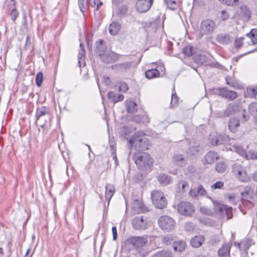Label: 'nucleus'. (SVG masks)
Wrapping results in <instances>:
<instances>
[{"mask_svg": "<svg viewBox=\"0 0 257 257\" xmlns=\"http://www.w3.org/2000/svg\"><path fill=\"white\" fill-rule=\"evenodd\" d=\"M130 147L134 148L138 152L148 150L150 147L149 140L142 132H138L132 136L128 140Z\"/></svg>", "mask_w": 257, "mask_h": 257, "instance_id": "1", "label": "nucleus"}, {"mask_svg": "<svg viewBox=\"0 0 257 257\" xmlns=\"http://www.w3.org/2000/svg\"><path fill=\"white\" fill-rule=\"evenodd\" d=\"M133 160L139 169L145 171H150L154 163L150 155L141 152L134 153L133 155Z\"/></svg>", "mask_w": 257, "mask_h": 257, "instance_id": "2", "label": "nucleus"}, {"mask_svg": "<svg viewBox=\"0 0 257 257\" xmlns=\"http://www.w3.org/2000/svg\"><path fill=\"white\" fill-rule=\"evenodd\" d=\"M207 198L210 199L214 205V213H218L222 217L226 216L227 219L231 218L232 216V208L227 205H223L214 200L211 197L207 196Z\"/></svg>", "mask_w": 257, "mask_h": 257, "instance_id": "3", "label": "nucleus"}, {"mask_svg": "<svg viewBox=\"0 0 257 257\" xmlns=\"http://www.w3.org/2000/svg\"><path fill=\"white\" fill-rule=\"evenodd\" d=\"M151 198L154 206L158 209H163L167 205V199L164 193L160 191L155 190L151 193Z\"/></svg>", "mask_w": 257, "mask_h": 257, "instance_id": "4", "label": "nucleus"}, {"mask_svg": "<svg viewBox=\"0 0 257 257\" xmlns=\"http://www.w3.org/2000/svg\"><path fill=\"white\" fill-rule=\"evenodd\" d=\"M216 27L215 22L210 19L202 21L200 23V34L201 36L212 34Z\"/></svg>", "mask_w": 257, "mask_h": 257, "instance_id": "5", "label": "nucleus"}, {"mask_svg": "<svg viewBox=\"0 0 257 257\" xmlns=\"http://www.w3.org/2000/svg\"><path fill=\"white\" fill-rule=\"evenodd\" d=\"M159 227L164 231L169 232L175 227V221L171 217L167 215L161 216L158 220Z\"/></svg>", "mask_w": 257, "mask_h": 257, "instance_id": "6", "label": "nucleus"}, {"mask_svg": "<svg viewBox=\"0 0 257 257\" xmlns=\"http://www.w3.org/2000/svg\"><path fill=\"white\" fill-rule=\"evenodd\" d=\"M147 242V239L142 236H132L127 239L126 243L130 247L140 250Z\"/></svg>", "mask_w": 257, "mask_h": 257, "instance_id": "7", "label": "nucleus"}, {"mask_svg": "<svg viewBox=\"0 0 257 257\" xmlns=\"http://www.w3.org/2000/svg\"><path fill=\"white\" fill-rule=\"evenodd\" d=\"M177 209L180 214L185 216H190L195 212V208L193 205L186 201L181 202L178 205Z\"/></svg>", "mask_w": 257, "mask_h": 257, "instance_id": "8", "label": "nucleus"}, {"mask_svg": "<svg viewBox=\"0 0 257 257\" xmlns=\"http://www.w3.org/2000/svg\"><path fill=\"white\" fill-rule=\"evenodd\" d=\"M49 118V110L45 106H42L38 108L36 113V118L37 121H40L42 124H40L41 127H43L47 122L46 118Z\"/></svg>", "mask_w": 257, "mask_h": 257, "instance_id": "9", "label": "nucleus"}, {"mask_svg": "<svg viewBox=\"0 0 257 257\" xmlns=\"http://www.w3.org/2000/svg\"><path fill=\"white\" fill-rule=\"evenodd\" d=\"M148 218L143 216L135 217L132 221L133 227L136 229H145L148 227Z\"/></svg>", "mask_w": 257, "mask_h": 257, "instance_id": "10", "label": "nucleus"}, {"mask_svg": "<svg viewBox=\"0 0 257 257\" xmlns=\"http://www.w3.org/2000/svg\"><path fill=\"white\" fill-rule=\"evenodd\" d=\"M154 0H137L136 9L140 13H145L149 11L153 5Z\"/></svg>", "mask_w": 257, "mask_h": 257, "instance_id": "11", "label": "nucleus"}, {"mask_svg": "<svg viewBox=\"0 0 257 257\" xmlns=\"http://www.w3.org/2000/svg\"><path fill=\"white\" fill-rule=\"evenodd\" d=\"M119 55L113 52H110L106 54L105 53L100 57L101 60L106 64L114 63L119 59Z\"/></svg>", "mask_w": 257, "mask_h": 257, "instance_id": "12", "label": "nucleus"}, {"mask_svg": "<svg viewBox=\"0 0 257 257\" xmlns=\"http://www.w3.org/2000/svg\"><path fill=\"white\" fill-rule=\"evenodd\" d=\"M218 95L229 100H233L237 97V93L234 91L228 90L226 87L218 89Z\"/></svg>", "mask_w": 257, "mask_h": 257, "instance_id": "13", "label": "nucleus"}, {"mask_svg": "<svg viewBox=\"0 0 257 257\" xmlns=\"http://www.w3.org/2000/svg\"><path fill=\"white\" fill-rule=\"evenodd\" d=\"M189 195L193 198H196L200 196H206L207 192L201 185H198L195 189H191L189 192Z\"/></svg>", "mask_w": 257, "mask_h": 257, "instance_id": "14", "label": "nucleus"}, {"mask_svg": "<svg viewBox=\"0 0 257 257\" xmlns=\"http://www.w3.org/2000/svg\"><path fill=\"white\" fill-rule=\"evenodd\" d=\"M132 209L133 211L136 214L144 213L149 210L143 202L139 200H136L133 202Z\"/></svg>", "mask_w": 257, "mask_h": 257, "instance_id": "15", "label": "nucleus"}, {"mask_svg": "<svg viewBox=\"0 0 257 257\" xmlns=\"http://www.w3.org/2000/svg\"><path fill=\"white\" fill-rule=\"evenodd\" d=\"M232 246L230 242L223 243L218 250L219 257H230V251Z\"/></svg>", "mask_w": 257, "mask_h": 257, "instance_id": "16", "label": "nucleus"}, {"mask_svg": "<svg viewBox=\"0 0 257 257\" xmlns=\"http://www.w3.org/2000/svg\"><path fill=\"white\" fill-rule=\"evenodd\" d=\"M95 52L99 57H100L105 52L107 49V46L105 42L102 39L99 40V41L95 43Z\"/></svg>", "mask_w": 257, "mask_h": 257, "instance_id": "17", "label": "nucleus"}, {"mask_svg": "<svg viewBox=\"0 0 257 257\" xmlns=\"http://www.w3.org/2000/svg\"><path fill=\"white\" fill-rule=\"evenodd\" d=\"M216 41L222 44L227 45L232 41V38L228 33H220L216 36Z\"/></svg>", "mask_w": 257, "mask_h": 257, "instance_id": "18", "label": "nucleus"}, {"mask_svg": "<svg viewBox=\"0 0 257 257\" xmlns=\"http://www.w3.org/2000/svg\"><path fill=\"white\" fill-rule=\"evenodd\" d=\"M132 61L116 64L111 66V68L118 71H125L129 70L133 66Z\"/></svg>", "mask_w": 257, "mask_h": 257, "instance_id": "19", "label": "nucleus"}, {"mask_svg": "<svg viewBox=\"0 0 257 257\" xmlns=\"http://www.w3.org/2000/svg\"><path fill=\"white\" fill-rule=\"evenodd\" d=\"M159 183L163 186H167L172 183V180L171 176L165 173H161L157 177Z\"/></svg>", "mask_w": 257, "mask_h": 257, "instance_id": "20", "label": "nucleus"}, {"mask_svg": "<svg viewBox=\"0 0 257 257\" xmlns=\"http://www.w3.org/2000/svg\"><path fill=\"white\" fill-rule=\"evenodd\" d=\"M205 240L204 236L199 235H196L190 240V244L193 247L197 248L201 246Z\"/></svg>", "mask_w": 257, "mask_h": 257, "instance_id": "21", "label": "nucleus"}, {"mask_svg": "<svg viewBox=\"0 0 257 257\" xmlns=\"http://www.w3.org/2000/svg\"><path fill=\"white\" fill-rule=\"evenodd\" d=\"M107 96L109 99L114 103L121 101L124 99V96L122 94H117L113 91L109 92Z\"/></svg>", "mask_w": 257, "mask_h": 257, "instance_id": "22", "label": "nucleus"}, {"mask_svg": "<svg viewBox=\"0 0 257 257\" xmlns=\"http://www.w3.org/2000/svg\"><path fill=\"white\" fill-rule=\"evenodd\" d=\"M126 109L128 113H134L137 111V104L132 100H127L125 101Z\"/></svg>", "mask_w": 257, "mask_h": 257, "instance_id": "23", "label": "nucleus"}, {"mask_svg": "<svg viewBox=\"0 0 257 257\" xmlns=\"http://www.w3.org/2000/svg\"><path fill=\"white\" fill-rule=\"evenodd\" d=\"M240 125V121L238 119L233 117L230 119L228 123L229 130L233 133L237 131V128Z\"/></svg>", "mask_w": 257, "mask_h": 257, "instance_id": "24", "label": "nucleus"}, {"mask_svg": "<svg viewBox=\"0 0 257 257\" xmlns=\"http://www.w3.org/2000/svg\"><path fill=\"white\" fill-rule=\"evenodd\" d=\"M115 191L114 186L110 184H107L105 186V200L109 203L110 199L113 195Z\"/></svg>", "mask_w": 257, "mask_h": 257, "instance_id": "25", "label": "nucleus"}, {"mask_svg": "<svg viewBox=\"0 0 257 257\" xmlns=\"http://www.w3.org/2000/svg\"><path fill=\"white\" fill-rule=\"evenodd\" d=\"M217 159V154L213 151L208 152L205 157V161L208 164H212L215 160Z\"/></svg>", "mask_w": 257, "mask_h": 257, "instance_id": "26", "label": "nucleus"}, {"mask_svg": "<svg viewBox=\"0 0 257 257\" xmlns=\"http://www.w3.org/2000/svg\"><path fill=\"white\" fill-rule=\"evenodd\" d=\"M234 113V105L232 103H229L223 113H221L219 117H227Z\"/></svg>", "mask_w": 257, "mask_h": 257, "instance_id": "27", "label": "nucleus"}, {"mask_svg": "<svg viewBox=\"0 0 257 257\" xmlns=\"http://www.w3.org/2000/svg\"><path fill=\"white\" fill-rule=\"evenodd\" d=\"M146 76L148 79L156 78L160 75V72L157 69H151L146 71Z\"/></svg>", "mask_w": 257, "mask_h": 257, "instance_id": "28", "label": "nucleus"}, {"mask_svg": "<svg viewBox=\"0 0 257 257\" xmlns=\"http://www.w3.org/2000/svg\"><path fill=\"white\" fill-rule=\"evenodd\" d=\"M225 139H226L225 137L221 135L216 136L211 140V143L214 146L220 145L224 143L226 141Z\"/></svg>", "mask_w": 257, "mask_h": 257, "instance_id": "29", "label": "nucleus"}, {"mask_svg": "<svg viewBox=\"0 0 257 257\" xmlns=\"http://www.w3.org/2000/svg\"><path fill=\"white\" fill-rule=\"evenodd\" d=\"M120 26L116 22H112L109 26V31L111 35H116L120 30Z\"/></svg>", "mask_w": 257, "mask_h": 257, "instance_id": "30", "label": "nucleus"}, {"mask_svg": "<svg viewBox=\"0 0 257 257\" xmlns=\"http://www.w3.org/2000/svg\"><path fill=\"white\" fill-rule=\"evenodd\" d=\"M252 244V240L249 238H245L241 241L240 244H238V246L240 249H242L243 250H247L251 246Z\"/></svg>", "mask_w": 257, "mask_h": 257, "instance_id": "31", "label": "nucleus"}, {"mask_svg": "<svg viewBox=\"0 0 257 257\" xmlns=\"http://www.w3.org/2000/svg\"><path fill=\"white\" fill-rule=\"evenodd\" d=\"M232 150L237 153L241 157L248 158V155L246 153V152L242 147L238 145H234L232 146Z\"/></svg>", "mask_w": 257, "mask_h": 257, "instance_id": "32", "label": "nucleus"}, {"mask_svg": "<svg viewBox=\"0 0 257 257\" xmlns=\"http://www.w3.org/2000/svg\"><path fill=\"white\" fill-rule=\"evenodd\" d=\"M173 248L176 251L181 252L185 248L186 243L183 241L173 242Z\"/></svg>", "mask_w": 257, "mask_h": 257, "instance_id": "33", "label": "nucleus"}, {"mask_svg": "<svg viewBox=\"0 0 257 257\" xmlns=\"http://www.w3.org/2000/svg\"><path fill=\"white\" fill-rule=\"evenodd\" d=\"M173 161L177 165L182 167L185 166L186 162L185 160L182 155H176L173 157Z\"/></svg>", "mask_w": 257, "mask_h": 257, "instance_id": "34", "label": "nucleus"}, {"mask_svg": "<svg viewBox=\"0 0 257 257\" xmlns=\"http://www.w3.org/2000/svg\"><path fill=\"white\" fill-rule=\"evenodd\" d=\"M257 95V86L248 87L245 93V96H248L252 98L256 97Z\"/></svg>", "mask_w": 257, "mask_h": 257, "instance_id": "35", "label": "nucleus"}, {"mask_svg": "<svg viewBox=\"0 0 257 257\" xmlns=\"http://www.w3.org/2000/svg\"><path fill=\"white\" fill-rule=\"evenodd\" d=\"M151 257H173V255L170 251L163 250L158 251Z\"/></svg>", "mask_w": 257, "mask_h": 257, "instance_id": "36", "label": "nucleus"}, {"mask_svg": "<svg viewBox=\"0 0 257 257\" xmlns=\"http://www.w3.org/2000/svg\"><path fill=\"white\" fill-rule=\"evenodd\" d=\"M182 53L188 57H191L194 54L193 47L191 45H187L182 50Z\"/></svg>", "mask_w": 257, "mask_h": 257, "instance_id": "37", "label": "nucleus"}, {"mask_svg": "<svg viewBox=\"0 0 257 257\" xmlns=\"http://www.w3.org/2000/svg\"><path fill=\"white\" fill-rule=\"evenodd\" d=\"M246 35L250 38L253 45L257 44V29H252Z\"/></svg>", "mask_w": 257, "mask_h": 257, "instance_id": "38", "label": "nucleus"}, {"mask_svg": "<svg viewBox=\"0 0 257 257\" xmlns=\"http://www.w3.org/2000/svg\"><path fill=\"white\" fill-rule=\"evenodd\" d=\"M226 169V165L224 162H218V163L216 164L215 166L216 171L219 173H222L224 172Z\"/></svg>", "mask_w": 257, "mask_h": 257, "instance_id": "39", "label": "nucleus"}, {"mask_svg": "<svg viewBox=\"0 0 257 257\" xmlns=\"http://www.w3.org/2000/svg\"><path fill=\"white\" fill-rule=\"evenodd\" d=\"M248 111L251 114L257 116V102L250 104L248 106Z\"/></svg>", "mask_w": 257, "mask_h": 257, "instance_id": "40", "label": "nucleus"}, {"mask_svg": "<svg viewBox=\"0 0 257 257\" xmlns=\"http://www.w3.org/2000/svg\"><path fill=\"white\" fill-rule=\"evenodd\" d=\"M237 177L241 182H248L249 180V177L244 170L241 171V173L238 175Z\"/></svg>", "mask_w": 257, "mask_h": 257, "instance_id": "41", "label": "nucleus"}, {"mask_svg": "<svg viewBox=\"0 0 257 257\" xmlns=\"http://www.w3.org/2000/svg\"><path fill=\"white\" fill-rule=\"evenodd\" d=\"M243 170L241 165L238 163H235L232 165V171L233 173L237 176L241 173V171Z\"/></svg>", "mask_w": 257, "mask_h": 257, "instance_id": "42", "label": "nucleus"}, {"mask_svg": "<svg viewBox=\"0 0 257 257\" xmlns=\"http://www.w3.org/2000/svg\"><path fill=\"white\" fill-rule=\"evenodd\" d=\"M179 98L177 95L176 92L172 93L171 96L170 106L174 107L178 106L179 104Z\"/></svg>", "mask_w": 257, "mask_h": 257, "instance_id": "43", "label": "nucleus"}, {"mask_svg": "<svg viewBox=\"0 0 257 257\" xmlns=\"http://www.w3.org/2000/svg\"><path fill=\"white\" fill-rule=\"evenodd\" d=\"M200 212L203 214L207 215H212L214 214V210H212L206 206H201L200 207Z\"/></svg>", "mask_w": 257, "mask_h": 257, "instance_id": "44", "label": "nucleus"}, {"mask_svg": "<svg viewBox=\"0 0 257 257\" xmlns=\"http://www.w3.org/2000/svg\"><path fill=\"white\" fill-rule=\"evenodd\" d=\"M168 8L170 10H175L177 8V5L176 1L174 0H164Z\"/></svg>", "mask_w": 257, "mask_h": 257, "instance_id": "45", "label": "nucleus"}, {"mask_svg": "<svg viewBox=\"0 0 257 257\" xmlns=\"http://www.w3.org/2000/svg\"><path fill=\"white\" fill-rule=\"evenodd\" d=\"M79 9L81 12L84 13L86 10V7L88 4L87 0H78V2Z\"/></svg>", "mask_w": 257, "mask_h": 257, "instance_id": "46", "label": "nucleus"}, {"mask_svg": "<svg viewBox=\"0 0 257 257\" xmlns=\"http://www.w3.org/2000/svg\"><path fill=\"white\" fill-rule=\"evenodd\" d=\"M35 80L36 85L38 87L41 86L43 80V74L42 72H40L37 74Z\"/></svg>", "mask_w": 257, "mask_h": 257, "instance_id": "47", "label": "nucleus"}, {"mask_svg": "<svg viewBox=\"0 0 257 257\" xmlns=\"http://www.w3.org/2000/svg\"><path fill=\"white\" fill-rule=\"evenodd\" d=\"M199 152V147L198 146H191L187 150V153L190 155H195Z\"/></svg>", "mask_w": 257, "mask_h": 257, "instance_id": "48", "label": "nucleus"}, {"mask_svg": "<svg viewBox=\"0 0 257 257\" xmlns=\"http://www.w3.org/2000/svg\"><path fill=\"white\" fill-rule=\"evenodd\" d=\"M242 199L243 200L248 201L251 198V191L248 189L241 193Z\"/></svg>", "mask_w": 257, "mask_h": 257, "instance_id": "49", "label": "nucleus"}, {"mask_svg": "<svg viewBox=\"0 0 257 257\" xmlns=\"http://www.w3.org/2000/svg\"><path fill=\"white\" fill-rule=\"evenodd\" d=\"M177 185L180 191H184L186 187H189L188 182L184 180L179 181Z\"/></svg>", "mask_w": 257, "mask_h": 257, "instance_id": "50", "label": "nucleus"}, {"mask_svg": "<svg viewBox=\"0 0 257 257\" xmlns=\"http://www.w3.org/2000/svg\"><path fill=\"white\" fill-rule=\"evenodd\" d=\"M162 241L166 245L171 244L173 242H174L172 236L170 235L165 236L162 238Z\"/></svg>", "mask_w": 257, "mask_h": 257, "instance_id": "51", "label": "nucleus"}, {"mask_svg": "<svg viewBox=\"0 0 257 257\" xmlns=\"http://www.w3.org/2000/svg\"><path fill=\"white\" fill-rule=\"evenodd\" d=\"M10 11H11V12H10V15L11 16V19L13 22H15L19 16V13L16 10V9H13L12 10H10Z\"/></svg>", "mask_w": 257, "mask_h": 257, "instance_id": "52", "label": "nucleus"}, {"mask_svg": "<svg viewBox=\"0 0 257 257\" xmlns=\"http://www.w3.org/2000/svg\"><path fill=\"white\" fill-rule=\"evenodd\" d=\"M118 89L119 91L125 92L128 90V86L125 82H122L119 83Z\"/></svg>", "mask_w": 257, "mask_h": 257, "instance_id": "53", "label": "nucleus"}, {"mask_svg": "<svg viewBox=\"0 0 257 257\" xmlns=\"http://www.w3.org/2000/svg\"><path fill=\"white\" fill-rule=\"evenodd\" d=\"M222 4L233 6L238 2L239 0H219Z\"/></svg>", "mask_w": 257, "mask_h": 257, "instance_id": "54", "label": "nucleus"}, {"mask_svg": "<svg viewBox=\"0 0 257 257\" xmlns=\"http://www.w3.org/2000/svg\"><path fill=\"white\" fill-rule=\"evenodd\" d=\"M224 186V183L222 181H217L211 186L212 189H221Z\"/></svg>", "mask_w": 257, "mask_h": 257, "instance_id": "55", "label": "nucleus"}, {"mask_svg": "<svg viewBox=\"0 0 257 257\" xmlns=\"http://www.w3.org/2000/svg\"><path fill=\"white\" fill-rule=\"evenodd\" d=\"M80 50L78 55V57H85L86 51L84 49V46L82 43L80 44Z\"/></svg>", "mask_w": 257, "mask_h": 257, "instance_id": "56", "label": "nucleus"}, {"mask_svg": "<svg viewBox=\"0 0 257 257\" xmlns=\"http://www.w3.org/2000/svg\"><path fill=\"white\" fill-rule=\"evenodd\" d=\"M32 47V45L31 39L30 38L29 35H27V36L26 37V42H25V45L24 47L26 49H29V48H31Z\"/></svg>", "mask_w": 257, "mask_h": 257, "instance_id": "57", "label": "nucleus"}, {"mask_svg": "<svg viewBox=\"0 0 257 257\" xmlns=\"http://www.w3.org/2000/svg\"><path fill=\"white\" fill-rule=\"evenodd\" d=\"M184 228L186 231H193L194 229V225L191 222L186 223L185 225Z\"/></svg>", "mask_w": 257, "mask_h": 257, "instance_id": "58", "label": "nucleus"}, {"mask_svg": "<svg viewBox=\"0 0 257 257\" xmlns=\"http://www.w3.org/2000/svg\"><path fill=\"white\" fill-rule=\"evenodd\" d=\"M220 18L221 20L223 21H225L229 19V14L225 10H222L221 11V14L220 16Z\"/></svg>", "mask_w": 257, "mask_h": 257, "instance_id": "59", "label": "nucleus"}, {"mask_svg": "<svg viewBox=\"0 0 257 257\" xmlns=\"http://www.w3.org/2000/svg\"><path fill=\"white\" fill-rule=\"evenodd\" d=\"M85 57H78V63L79 67H84L85 66L86 63H85Z\"/></svg>", "mask_w": 257, "mask_h": 257, "instance_id": "60", "label": "nucleus"}, {"mask_svg": "<svg viewBox=\"0 0 257 257\" xmlns=\"http://www.w3.org/2000/svg\"><path fill=\"white\" fill-rule=\"evenodd\" d=\"M248 157L253 160L257 159V152L250 151L248 153Z\"/></svg>", "mask_w": 257, "mask_h": 257, "instance_id": "61", "label": "nucleus"}, {"mask_svg": "<svg viewBox=\"0 0 257 257\" xmlns=\"http://www.w3.org/2000/svg\"><path fill=\"white\" fill-rule=\"evenodd\" d=\"M242 44H243L242 40L241 39H236L235 41V43H234L235 47L237 49L240 48L242 46Z\"/></svg>", "mask_w": 257, "mask_h": 257, "instance_id": "62", "label": "nucleus"}, {"mask_svg": "<svg viewBox=\"0 0 257 257\" xmlns=\"http://www.w3.org/2000/svg\"><path fill=\"white\" fill-rule=\"evenodd\" d=\"M9 8L10 11L16 9V1L15 0H10L9 3Z\"/></svg>", "mask_w": 257, "mask_h": 257, "instance_id": "63", "label": "nucleus"}, {"mask_svg": "<svg viewBox=\"0 0 257 257\" xmlns=\"http://www.w3.org/2000/svg\"><path fill=\"white\" fill-rule=\"evenodd\" d=\"M133 120L137 123H142L141 116L140 115H134Z\"/></svg>", "mask_w": 257, "mask_h": 257, "instance_id": "64", "label": "nucleus"}]
</instances>
